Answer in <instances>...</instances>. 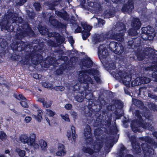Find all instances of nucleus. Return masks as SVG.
<instances>
[{
  "label": "nucleus",
  "mask_w": 157,
  "mask_h": 157,
  "mask_svg": "<svg viewBox=\"0 0 157 157\" xmlns=\"http://www.w3.org/2000/svg\"><path fill=\"white\" fill-rule=\"evenodd\" d=\"M148 96L151 98L156 100V97L157 96H156L152 93H149L148 94Z\"/></svg>",
  "instance_id": "nucleus-61"
},
{
  "label": "nucleus",
  "mask_w": 157,
  "mask_h": 157,
  "mask_svg": "<svg viewBox=\"0 0 157 157\" xmlns=\"http://www.w3.org/2000/svg\"><path fill=\"white\" fill-rule=\"evenodd\" d=\"M131 40L128 42V46L129 48L134 49L140 46L141 40L139 38L133 37Z\"/></svg>",
  "instance_id": "nucleus-11"
},
{
  "label": "nucleus",
  "mask_w": 157,
  "mask_h": 157,
  "mask_svg": "<svg viewBox=\"0 0 157 157\" xmlns=\"http://www.w3.org/2000/svg\"><path fill=\"white\" fill-rule=\"evenodd\" d=\"M147 50L149 52L148 54H150V56H156L157 57V51L154 49H153L150 48H149L147 49Z\"/></svg>",
  "instance_id": "nucleus-40"
},
{
  "label": "nucleus",
  "mask_w": 157,
  "mask_h": 157,
  "mask_svg": "<svg viewBox=\"0 0 157 157\" xmlns=\"http://www.w3.org/2000/svg\"><path fill=\"white\" fill-rule=\"evenodd\" d=\"M33 6L36 11H39L40 10L41 6L39 2L34 3Z\"/></svg>",
  "instance_id": "nucleus-52"
},
{
  "label": "nucleus",
  "mask_w": 157,
  "mask_h": 157,
  "mask_svg": "<svg viewBox=\"0 0 157 157\" xmlns=\"http://www.w3.org/2000/svg\"><path fill=\"white\" fill-rule=\"evenodd\" d=\"M79 81L81 82V85L83 86V90L79 94H78L75 97L76 100L79 102H82L84 101V98L86 99L88 102L87 107L89 109L88 113H85L86 116L90 117L92 118L94 116L98 117L101 115V106L99 105V108L97 109V105L94 103L91 99L93 94L91 93H86V91L89 89L90 83L92 84L93 82L91 77L88 75L85 74L82 75L79 78Z\"/></svg>",
  "instance_id": "nucleus-1"
},
{
  "label": "nucleus",
  "mask_w": 157,
  "mask_h": 157,
  "mask_svg": "<svg viewBox=\"0 0 157 157\" xmlns=\"http://www.w3.org/2000/svg\"><path fill=\"white\" fill-rule=\"evenodd\" d=\"M55 14L59 17H60L64 20H66L67 18V11L64 10V12L55 10Z\"/></svg>",
  "instance_id": "nucleus-28"
},
{
  "label": "nucleus",
  "mask_w": 157,
  "mask_h": 157,
  "mask_svg": "<svg viewBox=\"0 0 157 157\" xmlns=\"http://www.w3.org/2000/svg\"><path fill=\"white\" fill-rule=\"evenodd\" d=\"M43 85L47 88H51L52 87V85L49 82H44L43 83Z\"/></svg>",
  "instance_id": "nucleus-55"
},
{
  "label": "nucleus",
  "mask_w": 157,
  "mask_h": 157,
  "mask_svg": "<svg viewBox=\"0 0 157 157\" xmlns=\"http://www.w3.org/2000/svg\"><path fill=\"white\" fill-rule=\"evenodd\" d=\"M81 25L83 29L84 30V31L87 32H90L92 28V26L87 25L86 23H81Z\"/></svg>",
  "instance_id": "nucleus-33"
},
{
  "label": "nucleus",
  "mask_w": 157,
  "mask_h": 157,
  "mask_svg": "<svg viewBox=\"0 0 157 157\" xmlns=\"http://www.w3.org/2000/svg\"><path fill=\"white\" fill-rule=\"evenodd\" d=\"M58 35L59 36L56 37V41L57 43L62 44L65 41V38L64 36L60 35L59 34H58Z\"/></svg>",
  "instance_id": "nucleus-39"
},
{
  "label": "nucleus",
  "mask_w": 157,
  "mask_h": 157,
  "mask_svg": "<svg viewBox=\"0 0 157 157\" xmlns=\"http://www.w3.org/2000/svg\"><path fill=\"white\" fill-rule=\"evenodd\" d=\"M124 51V48L122 44L121 43H118L113 52L117 54L120 55L123 53Z\"/></svg>",
  "instance_id": "nucleus-22"
},
{
  "label": "nucleus",
  "mask_w": 157,
  "mask_h": 157,
  "mask_svg": "<svg viewBox=\"0 0 157 157\" xmlns=\"http://www.w3.org/2000/svg\"><path fill=\"white\" fill-rule=\"evenodd\" d=\"M33 106L37 109L38 113L37 115L34 114L32 115V117L33 118H35L36 121L40 122L42 119V115L43 114L42 111V110L38 109V105H37L35 104L33 105Z\"/></svg>",
  "instance_id": "nucleus-16"
},
{
  "label": "nucleus",
  "mask_w": 157,
  "mask_h": 157,
  "mask_svg": "<svg viewBox=\"0 0 157 157\" xmlns=\"http://www.w3.org/2000/svg\"><path fill=\"white\" fill-rule=\"evenodd\" d=\"M116 78L121 80L123 83L129 84L132 79L131 74H128L124 71L120 70L115 74Z\"/></svg>",
  "instance_id": "nucleus-6"
},
{
  "label": "nucleus",
  "mask_w": 157,
  "mask_h": 157,
  "mask_svg": "<svg viewBox=\"0 0 157 157\" xmlns=\"http://www.w3.org/2000/svg\"><path fill=\"white\" fill-rule=\"evenodd\" d=\"M151 77L154 79L153 80L157 82V74L155 72H153L151 74Z\"/></svg>",
  "instance_id": "nucleus-63"
},
{
  "label": "nucleus",
  "mask_w": 157,
  "mask_h": 157,
  "mask_svg": "<svg viewBox=\"0 0 157 157\" xmlns=\"http://www.w3.org/2000/svg\"><path fill=\"white\" fill-rule=\"evenodd\" d=\"M49 21L51 25L55 28L63 29L65 26L63 23L59 22L57 19H54L53 16L51 15L50 16Z\"/></svg>",
  "instance_id": "nucleus-12"
},
{
  "label": "nucleus",
  "mask_w": 157,
  "mask_h": 157,
  "mask_svg": "<svg viewBox=\"0 0 157 157\" xmlns=\"http://www.w3.org/2000/svg\"><path fill=\"white\" fill-rule=\"evenodd\" d=\"M38 29L40 33L43 35H46L48 32V29L46 27L41 25H38Z\"/></svg>",
  "instance_id": "nucleus-31"
},
{
  "label": "nucleus",
  "mask_w": 157,
  "mask_h": 157,
  "mask_svg": "<svg viewBox=\"0 0 157 157\" xmlns=\"http://www.w3.org/2000/svg\"><path fill=\"white\" fill-rule=\"evenodd\" d=\"M39 144L41 148L43 150H44L47 148V144L46 141L44 140H40L39 141Z\"/></svg>",
  "instance_id": "nucleus-35"
},
{
  "label": "nucleus",
  "mask_w": 157,
  "mask_h": 157,
  "mask_svg": "<svg viewBox=\"0 0 157 157\" xmlns=\"http://www.w3.org/2000/svg\"><path fill=\"white\" fill-rule=\"evenodd\" d=\"M144 120L142 118L135 119L131 121V127L132 130L135 133L140 132L138 127H142Z\"/></svg>",
  "instance_id": "nucleus-8"
},
{
  "label": "nucleus",
  "mask_w": 157,
  "mask_h": 157,
  "mask_svg": "<svg viewBox=\"0 0 157 157\" xmlns=\"http://www.w3.org/2000/svg\"><path fill=\"white\" fill-rule=\"evenodd\" d=\"M75 25H76L77 26V27L75 30L74 33H82V31L81 27L79 26L77 23L75 24Z\"/></svg>",
  "instance_id": "nucleus-53"
},
{
  "label": "nucleus",
  "mask_w": 157,
  "mask_h": 157,
  "mask_svg": "<svg viewBox=\"0 0 157 157\" xmlns=\"http://www.w3.org/2000/svg\"><path fill=\"white\" fill-rule=\"evenodd\" d=\"M141 30V36L142 38L144 40H149V38L152 36V34L155 32L154 28L150 25L143 27Z\"/></svg>",
  "instance_id": "nucleus-5"
},
{
  "label": "nucleus",
  "mask_w": 157,
  "mask_h": 157,
  "mask_svg": "<svg viewBox=\"0 0 157 157\" xmlns=\"http://www.w3.org/2000/svg\"><path fill=\"white\" fill-rule=\"evenodd\" d=\"M49 9L51 10H56L55 6L54 4H53L52 2L48 3V5Z\"/></svg>",
  "instance_id": "nucleus-56"
},
{
  "label": "nucleus",
  "mask_w": 157,
  "mask_h": 157,
  "mask_svg": "<svg viewBox=\"0 0 157 157\" xmlns=\"http://www.w3.org/2000/svg\"><path fill=\"white\" fill-rule=\"evenodd\" d=\"M132 146L133 151L136 154H138L141 152V147L145 157H151L152 156V152L154 150L148 144L144 143L140 145L138 142H136L132 144Z\"/></svg>",
  "instance_id": "nucleus-2"
},
{
  "label": "nucleus",
  "mask_w": 157,
  "mask_h": 157,
  "mask_svg": "<svg viewBox=\"0 0 157 157\" xmlns=\"http://www.w3.org/2000/svg\"><path fill=\"white\" fill-rule=\"evenodd\" d=\"M100 130L101 129L99 128L95 129L94 131V135L95 136H99L101 134Z\"/></svg>",
  "instance_id": "nucleus-59"
},
{
  "label": "nucleus",
  "mask_w": 157,
  "mask_h": 157,
  "mask_svg": "<svg viewBox=\"0 0 157 157\" xmlns=\"http://www.w3.org/2000/svg\"><path fill=\"white\" fill-rule=\"evenodd\" d=\"M54 52L55 53L59 54V56L64 54L63 51L61 49H55Z\"/></svg>",
  "instance_id": "nucleus-51"
},
{
  "label": "nucleus",
  "mask_w": 157,
  "mask_h": 157,
  "mask_svg": "<svg viewBox=\"0 0 157 157\" xmlns=\"http://www.w3.org/2000/svg\"><path fill=\"white\" fill-rule=\"evenodd\" d=\"M116 30L120 32L125 33L126 31L125 25L122 22H120L116 27Z\"/></svg>",
  "instance_id": "nucleus-26"
},
{
  "label": "nucleus",
  "mask_w": 157,
  "mask_h": 157,
  "mask_svg": "<svg viewBox=\"0 0 157 157\" xmlns=\"http://www.w3.org/2000/svg\"><path fill=\"white\" fill-rule=\"evenodd\" d=\"M118 130L117 127H114L113 128H110L109 129V132L111 135H114L117 134Z\"/></svg>",
  "instance_id": "nucleus-43"
},
{
  "label": "nucleus",
  "mask_w": 157,
  "mask_h": 157,
  "mask_svg": "<svg viewBox=\"0 0 157 157\" xmlns=\"http://www.w3.org/2000/svg\"><path fill=\"white\" fill-rule=\"evenodd\" d=\"M101 120L100 121H98L96 120L95 121H94V126L95 127H99L101 124Z\"/></svg>",
  "instance_id": "nucleus-58"
},
{
  "label": "nucleus",
  "mask_w": 157,
  "mask_h": 157,
  "mask_svg": "<svg viewBox=\"0 0 157 157\" xmlns=\"http://www.w3.org/2000/svg\"><path fill=\"white\" fill-rule=\"evenodd\" d=\"M27 100L26 98L21 94H20V105L24 108H27L29 105L27 102Z\"/></svg>",
  "instance_id": "nucleus-24"
},
{
  "label": "nucleus",
  "mask_w": 157,
  "mask_h": 157,
  "mask_svg": "<svg viewBox=\"0 0 157 157\" xmlns=\"http://www.w3.org/2000/svg\"><path fill=\"white\" fill-rule=\"evenodd\" d=\"M133 103L136 106L138 107H142L144 105L142 101L137 99H134L132 100Z\"/></svg>",
  "instance_id": "nucleus-36"
},
{
  "label": "nucleus",
  "mask_w": 157,
  "mask_h": 157,
  "mask_svg": "<svg viewBox=\"0 0 157 157\" xmlns=\"http://www.w3.org/2000/svg\"><path fill=\"white\" fill-rule=\"evenodd\" d=\"M125 33L123 32H119L118 33H115L112 32L110 36L111 39L115 40L117 41H122L124 40V36Z\"/></svg>",
  "instance_id": "nucleus-15"
},
{
  "label": "nucleus",
  "mask_w": 157,
  "mask_h": 157,
  "mask_svg": "<svg viewBox=\"0 0 157 157\" xmlns=\"http://www.w3.org/2000/svg\"><path fill=\"white\" fill-rule=\"evenodd\" d=\"M20 44V41L13 42L10 45V47L13 51V54L11 56V58L13 60H16L20 58V54L18 50V45Z\"/></svg>",
  "instance_id": "nucleus-9"
},
{
  "label": "nucleus",
  "mask_w": 157,
  "mask_h": 157,
  "mask_svg": "<svg viewBox=\"0 0 157 157\" xmlns=\"http://www.w3.org/2000/svg\"><path fill=\"white\" fill-rule=\"evenodd\" d=\"M118 43L114 41L110 42L109 45L108 47L109 50L113 52Z\"/></svg>",
  "instance_id": "nucleus-32"
},
{
  "label": "nucleus",
  "mask_w": 157,
  "mask_h": 157,
  "mask_svg": "<svg viewBox=\"0 0 157 157\" xmlns=\"http://www.w3.org/2000/svg\"><path fill=\"white\" fill-rule=\"evenodd\" d=\"M98 54L99 59L103 63L109 55L108 51L105 44L100 45L98 48Z\"/></svg>",
  "instance_id": "nucleus-7"
},
{
  "label": "nucleus",
  "mask_w": 157,
  "mask_h": 157,
  "mask_svg": "<svg viewBox=\"0 0 157 157\" xmlns=\"http://www.w3.org/2000/svg\"><path fill=\"white\" fill-rule=\"evenodd\" d=\"M82 65L87 68H90L93 65V62L90 57L84 59L82 62Z\"/></svg>",
  "instance_id": "nucleus-18"
},
{
  "label": "nucleus",
  "mask_w": 157,
  "mask_h": 157,
  "mask_svg": "<svg viewBox=\"0 0 157 157\" xmlns=\"http://www.w3.org/2000/svg\"><path fill=\"white\" fill-rule=\"evenodd\" d=\"M82 151L84 152L88 153L90 155L93 154L94 153L93 150L90 147H84L82 148Z\"/></svg>",
  "instance_id": "nucleus-37"
},
{
  "label": "nucleus",
  "mask_w": 157,
  "mask_h": 157,
  "mask_svg": "<svg viewBox=\"0 0 157 157\" xmlns=\"http://www.w3.org/2000/svg\"><path fill=\"white\" fill-rule=\"evenodd\" d=\"M65 148V146L63 144H59L58 145V151L56 152V155L60 156L64 155L66 153Z\"/></svg>",
  "instance_id": "nucleus-19"
},
{
  "label": "nucleus",
  "mask_w": 157,
  "mask_h": 157,
  "mask_svg": "<svg viewBox=\"0 0 157 157\" xmlns=\"http://www.w3.org/2000/svg\"><path fill=\"white\" fill-rule=\"evenodd\" d=\"M148 107L149 109L154 111H157V106L155 103H151L149 104Z\"/></svg>",
  "instance_id": "nucleus-45"
},
{
  "label": "nucleus",
  "mask_w": 157,
  "mask_h": 157,
  "mask_svg": "<svg viewBox=\"0 0 157 157\" xmlns=\"http://www.w3.org/2000/svg\"><path fill=\"white\" fill-rule=\"evenodd\" d=\"M85 72L89 75L94 76L98 75L99 74V71L97 69L90 68L85 71Z\"/></svg>",
  "instance_id": "nucleus-27"
},
{
  "label": "nucleus",
  "mask_w": 157,
  "mask_h": 157,
  "mask_svg": "<svg viewBox=\"0 0 157 157\" xmlns=\"http://www.w3.org/2000/svg\"><path fill=\"white\" fill-rule=\"evenodd\" d=\"M135 115L137 117V118H142L141 116L140 115V111L138 110H136L135 112Z\"/></svg>",
  "instance_id": "nucleus-54"
},
{
  "label": "nucleus",
  "mask_w": 157,
  "mask_h": 157,
  "mask_svg": "<svg viewBox=\"0 0 157 157\" xmlns=\"http://www.w3.org/2000/svg\"><path fill=\"white\" fill-rule=\"evenodd\" d=\"M65 69V68L63 66H62L59 67L56 71V74L57 75H60L62 74Z\"/></svg>",
  "instance_id": "nucleus-46"
},
{
  "label": "nucleus",
  "mask_w": 157,
  "mask_h": 157,
  "mask_svg": "<svg viewBox=\"0 0 157 157\" xmlns=\"http://www.w3.org/2000/svg\"><path fill=\"white\" fill-rule=\"evenodd\" d=\"M75 127L74 126L72 125V126H71V129L72 132V138L74 142L75 141L76 135H76L75 133Z\"/></svg>",
  "instance_id": "nucleus-42"
},
{
  "label": "nucleus",
  "mask_w": 157,
  "mask_h": 157,
  "mask_svg": "<svg viewBox=\"0 0 157 157\" xmlns=\"http://www.w3.org/2000/svg\"><path fill=\"white\" fill-rule=\"evenodd\" d=\"M131 25L132 28L138 30L141 27V23L139 19L138 18H136L133 20Z\"/></svg>",
  "instance_id": "nucleus-20"
},
{
  "label": "nucleus",
  "mask_w": 157,
  "mask_h": 157,
  "mask_svg": "<svg viewBox=\"0 0 157 157\" xmlns=\"http://www.w3.org/2000/svg\"><path fill=\"white\" fill-rule=\"evenodd\" d=\"M98 75H97L96 76H94V80L96 81L97 83H101V81L100 78Z\"/></svg>",
  "instance_id": "nucleus-64"
},
{
  "label": "nucleus",
  "mask_w": 157,
  "mask_h": 157,
  "mask_svg": "<svg viewBox=\"0 0 157 157\" xmlns=\"http://www.w3.org/2000/svg\"><path fill=\"white\" fill-rule=\"evenodd\" d=\"M146 142L147 144H148L151 145L152 147H153L155 148L157 147V143L153 139L149 136H147Z\"/></svg>",
  "instance_id": "nucleus-30"
},
{
  "label": "nucleus",
  "mask_w": 157,
  "mask_h": 157,
  "mask_svg": "<svg viewBox=\"0 0 157 157\" xmlns=\"http://www.w3.org/2000/svg\"><path fill=\"white\" fill-rule=\"evenodd\" d=\"M131 142L132 145V144L135 143L136 142H137L136 141V138L135 136H132L129 138Z\"/></svg>",
  "instance_id": "nucleus-60"
},
{
  "label": "nucleus",
  "mask_w": 157,
  "mask_h": 157,
  "mask_svg": "<svg viewBox=\"0 0 157 157\" xmlns=\"http://www.w3.org/2000/svg\"><path fill=\"white\" fill-rule=\"evenodd\" d=\"M92 134L91 132V129L90 126L87 124L86 126L84 129V136L85 137V140L86 145H93V148L95 149L97 147L100 149L102 147V145L99 142H95L94 143V139L92 136Z\"/></svg>",
  "instance_id": "nucleus-4"
},
{
  "label": "nucleus",
  "mask_w": 157,
  "mask_h": 157,
  "mask_svg": "<svg viewBox=\"0 0 157 157\" xmlns=\"http://www.w3.org/2000/svg\"><path fill=\"white\" fill-rule=\"evenodd\" d=\"M44 44L43 43H39L36 44V45L34 47V49L36 52H39L40 53L43 52Z\"/></svg>",
  "instance_id": "nucleus-29"
},
{
  "label": "nucleus",
  "mask_w": 157,
  "mask_h": 157,
  "mask_svg": "<svg viewBox=\"0 0 157 157\" xmlns=\"http://www.w3.org/2000/svg\"><path fill=\"white\" fill-rule=\"evenodd\" d=\"M136 55L138 60L141 61L144 59V56L143 53L138 51L136 53Z\"/></svg>",
  "instance_id": "nucleus-41"
},
{
  "label": "nucleus",
  "mask_w": 157,
  "mask_h": 157,
  "mask_svg": "<svg viewBox=\"0 0 157 157\" xmlns=\"http://www.w3.org/2000/svg\"><path fill=\"white\" fill-rule=\"evenodd\" d=\"M108 69L109 70L111 71L113 70H114L116 68V64L113 62H112L111 63H109L108 64Z\"/></svg>",
  "instance_id": "nucleus-49"
},
{
  "label": "nucleus",
  "mask_w": 157,
  "mask_h": 157,
  "mask_svg": "<svg viewBox=\"0 0 157 157\" xmlns=\"http://www.w3.org/2000/svg\"><path fill=\"white\" fill-rule=\"evenodd\" d=\"M56 33H57L55 32H50L48 31V32L46 34L48 35V37H54L55 36V35Z\"/></svg>",
  "instance_id": "nucleus-62"
},
{
  "label": "nucleus",
  "mask_w": 157,
  "mask_h": 157,
  "mask_svg": "<svg viewBox=\"0 0 157 157\" xmlns=\"http://www.w3.org/2000/svg\"><path fill=\"white\" fill-rule=\"evenodd\" d=\"M82 38L83 40H86L87 38L90 35V32L82 30Z\"/></svg>",
  "instance_id": "nucleus-38"
},
{
  "label": "nucleus",
  "mask_w": 157,
  "mask_h": 157,
  "mask_svg": "<svg viewBox=\"0 0 157 157\" xmlns=\"http://www.w3.org/2000/svg\"><path fill=\"white\" fill-rule=\"evenodd\" d=\"M7 138V135L6 133L3 131H2L0 132V139L3 141L6 140Z\"/></svg>",
  "instance_id": "nucleus-47"
},
{
  "label": "nucleus",
  "mask_w": 157,
  "mask_h": 157,
  "mask_svg": "<svg viewBox=\"0 0 157 157\" xmlns=\"http://www.w3.org/2000/svg\"><path fill=\"white\" fill-rule=\"evenodd\" d=\"M33 53H28L26 54L24 57V64L27 65L31 59L32 63H33Z\"/></svg>",
  "instance_id": "nucleus-21"
},
{
  "label": "nucleus",
  "mask_w": 157,
  "mask_h": 157,
  "mask_svg": "<svg viewBox=\"0 0 157 157\" xmlns=\"http://www.w3.org/2000/svg\"><path fill=\"white\" fill-rule=\"evenodd\" d=\"M105 21L102 19L100 18L98 20V24L100 26H103L105 24Z\"/></svg>",
  "instance_id": "nucleus-57"
},
{
  "label": "nucleus",
  "mask_w": 157,
  "mask_h": 157,
  "mask_svg": "<svg viewBox=\"0 0 157 157\" xmlns=\"http://www.w3.org/2000/svg\"><path fill=\"white\" fill-rule=\"evenodd\" d=\"M136 78L135 81H132L131 85L132 86H136L141 84H145L150 82L151 80L150 78L146 77H141L139 78V82H137L138 80Z\"/></svg>",
  "instance_id": "nucleus-14"
},
{
  "label": "nucleus",
  "mask_w": 157,
  "mask_h": 157,
  "mask_svg": "<svg viewBox=\"0 0 157 157\" xmlns=\"http://www.w3.org/2000/svg\"><path fill=\"white\" fill-rule=\"evenodd\" d=\"M27 15L29 18L31 20L34 19L35 16V14L34 12H31L30 11H27Z\"/></svg>",
  "instance_id": "nucleus-44"
},
{
  "label": "nucleus",
  "mask_w": 157,
  "mask_h": 157,
  "mask_svg": "<svg viewBox=\"0 0 157 157\" xmlns=\"http://www.w3.org/2000/svg\"><path fill=\"white\" fill-rule=\"evenodd\" d=\"M134 3L133 0H128L127 4H124L122 7L121 10L124 13H131L134 8Z\"/></svg>",
  "instance_id": "nucleus-13"
},
{
  "label": "nucleus",
  "mask_w": 157,
  "mask_h": 157,
  "mask_svg": "<svg viewBox=\"0 0 157 157\" xmlns=\"http://www.w3.org/2000/svg\"><path fill=\"white\" fill-rule=\"evenodd\" d=\"M33 59L34 61H33V63L35 65L38 64L40 63L42 61V60L43 59V57L41 53H37L36 52H33Z\"/></svg>",
  "instance_id": "nucleus-17"
},
{
  "label": "nucleus",
  "mask_w": 157,
  "mask_h": 157,
  "mask_svg": "<svg viewBox=\"0 0 157 157\" xmlns=\"http://www.w3.org/2000/svg\"><path fill=\"white\" fill-rule=\"evenodd\" d=\"M114 10L111 9H107L105 10L103 13L105 17L110 18L113 17L115 14Z\"/></svg>",
  "instance_id": "nucleus-23"
},
{
  "label": "nucleus",
  "mask_w": 157,
  "mask_h": 157,
  "mask_svg": "<svg viewBox=\"0 0 157 157\" xmlns=\"http://www.w3.org/2000/svg\"><path fill=\"white\" fill-rule=\"evenodd\" d=\"M21 27L23 29L21 30L20 28V37L21 36H29L30 37L34 36L35 35L34 32L28 23H27L26 25H24ZM28 45L23 42L20 38V48H21L20 52L21 50L26 49Z\"/></svg>",
  "instance_id": "nucleus-3"
},
{
  "label": "nucleus",
  "mask_w": 157,
  "mask_h": 157,
  "mask_svg": "<svg viewBox=\"0 0 157 157\" xmlns=\"http://www.w3.org/2000/svg\"><path fill=\"white\" fill-rule=\"evenodd\" d=\"M105 40L104 37L103 35L98 34L93 38V41L94 44H96L102 41Z\"/></svg>",
  "instance_id": "nucleus-25"
},
{
  "label": "nucleus",
  "mask_w": 157,
  "mask_h": 157,
  "mask_svg": "<svg viewBox=\"0 0 157 157\" xmlns=\"http://www.w3.org/2000/svg\"><path fill=\"white\" fill-rule=\"evenodd\" d=\"M137 29H134L133 28H132L129 29L128 30V34L129 36H135L137 35L138 33L137 32Z\"/></svg>",
  "instance_id": "nucleus-34"
},
{
  "label": "nucleus",
  "mask_w": 157,
  "mask_h": 157,
  "mask_svg": "<svg viewBox=\"0 0 157 157\" xmlns=\"http://www.w3.org/2000/svg\"><path fill=\"white\" fill-rule=\"evenodd\" d=\"M151 126V123L148 122H144V121L142 128L145 129H148Z\"/></svg>",
  "instance_id": "nucleus-48"
},
{
  "label": "nucleus",
  "mask_w": 157,
  "mask_h": 157,
  "mask_svg": "<svg viewBox=\"0 0 157 157\" xmlns=\"http://www.w3.org/2000/svg\"><path fill=\"white\" fill-rule=\"evenodd\" d=\"M36 134L34 133L30 134L29 137L26 135H21L20 136V141L23 142L24 144H27L29 145H32L35 141Z\"/></svg>",
  "instance_id": "nucleus-10"
},
{
  "label": "nucleus",
  "mask_w": 157,
  "mask_h": 157,
  "mask_svg": "<svg viewBox=\"0 0 157 157\" xmlns=\"http://www.w3.org/2000/svg\"><path fill=\"white\" fill-rule=\"evenodd\" d=\"M46 113L49 117H53L56 114V113L55 112L49 109L46 110Z\"/></svg>",
  "instance_id": "nucleus-50"
}]
</instances>
